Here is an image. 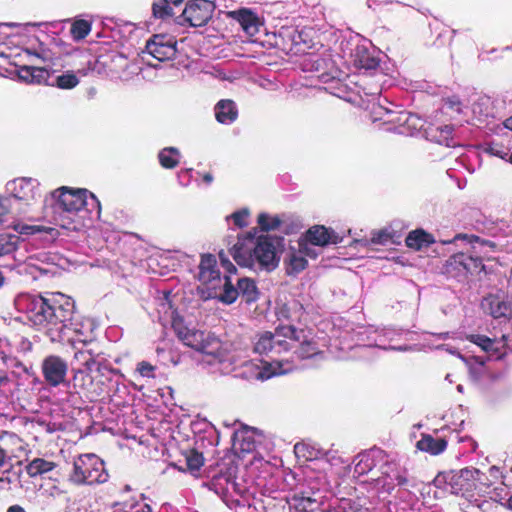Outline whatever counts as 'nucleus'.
<instances>
[{
	"label": "nucleus",
	"instance_id": "f257e3e1",
	"mask_svg": "<svg viewBox=\"0 0 512 512\" xmlns=\"http://www.w3.org/2000/svg\"><path fill=\"white\" fill-rule=\"evenodd\" d=\"M61 299L63 302L58 301L55 296L23 293L15 298L14 304L35 327L43 330L52 342H56L63 338V323L70 320L73 313V303L63 295Z\"/></svg>",
	"mask_w": 512,
	"mask_h": 512
},
{
	"label": "nucleus",
	"instance_id": "f03ea898",
	"mask_svg": "<svg viewBox=\"0 0 512 512\" xmlns=\"http://www.w3.org/2000/svg\"><path fill=\"white\" fill-rule=\"evenodd\" d=\"M88 190L78 189L70 190L67 187H62L52 193V198H56L52 204L51 221L61 228L68 230H77L82 226L83 217L80 213L86 206H95L100 211V203L98 199L89 193V200L87 199Z\"/></svg>",
	"mask_w": 512,
	"mask_h": 512
},
{
	"label": "nucleus",
	"instance_id": "7ed1b4c3",
	"mask_svg": "<svg viewBox=\"0 0 512 512\" xmlns=\"http://www.w3.org/2000/svg\"><path fill=\"white\" fill-rule=\"evenodd\" d=\"M231 254L237 264L245 267H254L258 264L268 270L274 269L278 264L276 247L272 239L267 236L256 238L247 234L239 237L231 249Z\"/></svg>",
	"mask_w": 512,
	"mask_h": 512
},
{
	"label": "nucleus",
	"instance_id": "20e7f679",
	"mask_svg": "<svg viewBox=\"0 0 512 512\" xmlns=\"http://www.w3.org/2000/svg\"><path fill=\"white\" fill-rule=\"evenodd\" d=\"M198 278L203 285L207 286L209 297L218 298L226 304H231L237 299L238 290L235 289L232 278L230 276H224L223 279L220 277L216 259L213 255L202 256Z\"/></svg>",
	"mask_w": 512,
	"mask_h": 512
},
{
	"label": "nucleus",
	"instance_id": "39448f33",
	"mask_svg": "<svg viewBox=\"0 0 512 512\" xmlns=\"http://www.w3.org/2000/svg\"><path fill=\"white\" fill-rule=\"evenodd\" d=\"M172 326L177 337L184 345L219 362L225 360L226 350L223 348L221 341L212 333L187 327L183 325L181 320H174Z\"/></svg>",
	"mask_w": 512,
	"mask_h": 512
},
{
	"label": "nucleus",
	"instance_id": "423d86ee",
	"mask_svg": "<svg viewBox=\"0 0 512 512\" xmlns=\"http://www.w3.org/2000/svg\"><path fill=\"white\" fill-rule=\"evenodd\" d=\"M109 474L102 459L96 454H82L74 459L69 480L76 485L103 484L108 481Z\"/></svg>",
	"mask_w": 512,
	"mask_h": 512
},
{
	"label": "nucleus",
	"instance_id": "0eeeda50",
	"mask_svg": "<svg viewBox=\"0 0 512 512\" xmlns=\"http://www.w3.org/2000/svg\"><path fill=\"white\" fill-rule=\"evenodd\" d=\"M293 326H281L274 332L265 331L255 336L253 351L259 355L274 357L291 350L289 336H293Z\"/></svg>",
	"mask_w": 512,
	"mask_h": 512
},
{
	"label": "nucleus",
	"instance_id": "6e6552de",
	"mask_svg": "<svg viewBox=\"0 0 512 512\" xmlns=\"http://www.w3.org/2000/svg\"><path fill=\"white\" fill-rule=\"evenodd\" d=\"M295 365L289 359H275L271 362L256 364L247 362L243 366L241 375L248 380H267L274 376L283 375L293 371Z\"/></svg>",
	"mask_w": 512,
	"mask_h": 512
},
{
	"label": "nucleus",
	"instance_id": "1a4fd4ad",
	"mask_svg": "<svg viewBox=\"0 0 512 512\" xmlns=\"http://www.w3.org/2000/svg\"><path fill=\"white\" fill-rule=\"evenodd\" d=\"M487 480L485 474L480 470L466 467L452 475L450 486L453 493L466 496L474 491H482V487L488 486Z\"/></svg>",
	"mask_w": 512,
	"mask_h": 512
},
{
	"label": "nucleus",
	"instance_id": "9d476101",
	"mask_svg": "<svg viewBox=\"0 0 512 512\" xmlns=\"http://www.w3.org/2000/svg\"><path fill=\"white\" fill-rule=\"evenodd\" d=\"M215 4L209 0H192L186 3V6L177 23L180 25L188 24L191 27H202L212 18L215 11Z\"/></svg>",
	"mask_w": 512,
	"mask_h": 512
},
{
	"label": "nucleus",
	"instance_id": "9b49d317",
	"mask_svg": "<svg viewBox=\"0 0 512 512\" xmlns=\"http://www.w3.org/2000/svg\"><path fill=\"white\" fill-rule=\"evenodd\" d=\"M41 370L46 383L57 387L65 383L68 365L60 356L49 355L42 361Z\"/></svg>",
	"mask_w": 512,
	"mask_h": 512
},
{
	"label": "nucleus",
	"instance_id": "f8f14e48",
	"mask_svg": "<svg viewBox=\"0 0 512 512\" xmlns=\"http://www.w3.org/2000/svg\"><path fill=\"white\" fill-rule=\"evenodd\" d=\"M145 50L158 61L170 60L176 55V41L169 35L156 34L147 41Z\"/></svg>",
	"mask_w": 512,
	"mask_h": 512
},
{
	"label": "nucleus",
	"instance_id": "ddd939ff",
	"mask_svg": "<svg viewBox=\"0 0 512 512\" xmlns=\"http://www.w3.org/2000/svg\"><path fill=\"white\" fill-rule=\"evenodd\" d=\"M7 190L18 200L30 204L41 197L39 183L33 178H17L7 183Z\"/></svg>",
	"mask_w": 512,
	"mask_h": 512
},
{
	"label": "nucleus",
	"instance_id": "4468645a",
	"mask_svg": "<svg viewBox=\"0 0 512 512\" xmlns=\"http://www.w3.org/2000/svg\"><path fill=\"white\" fill-rule=\"evenodd\" d=\"M63 324L65 325L63 338H59L56 342L67 341L72 345L76 342L85 344L91 337V323L74 317V312L71 315V319L66 320Z\"/></svg>",
	"mask_w": 512,
	"mask_h": 512
},
{
	"label": "nucleus",
	"instance_id": "2eb2a0df",
	"mask_svg": "<svg viewBox=\"0 0 512 512\" xmlns=\"http://www.w3.org/2000/svg\"><path fill=\"white\" fill-rule=\"evenodd\" d=\"M293 336H289V342H291V349H294V353L299 358H310L320 354L319 348L312 337H308L304 331H297L293 327Z\"/></svg>",
	"mask_w": 512,
	"mask_h": 512
},
{
	"label": "nucleus",
	"instance_id": "dca6fc26",
	"mask_svg": "<svg viewBox=\"0 0 512 512\" xmlns=\"http://www.w3.org/2000/svg\"><path fill=\"white\" fill-rule=\"evenodd\" d=\"M230 15L240 24L247 35L254 36L259 32L262 23L253 11L243 8L232 11Z\"/></svg>",
	"mask_w": 512,
	"mask_h": 512
},
{
	"label": "nucleus",
	"instance_id": "f3484780",
	"mask_svg": "<svg viewBox=\"0 0 512 512\" xmlns=\"http://www.w3.org/2000/svg\"><path fill=\"white\" fill-rule=\"evenodd\" d=\"M483 306L494 318L508 317L512 312L511 304L496 295L485 298Z\"/></svg>",
	"mask_w": 512,
	"mask_h": 512
},
{
	"label": "nucleus",
	"instance_id": "a211bd4d",
	"mask_svg": "<svg viewBox=\"0 0 512 512\" xmlns=\"http://www.w3.org/2000/svg\"><path fill=\"white\" fill-rule=\"evenodd\" d=\"M307 240L317 246H325L329 243H336L337 236L324 226H314L307 232Z\"/></svg>",
	"mask_w": 512,
	"mask_h": 512
},
{
	"label": "nucleus",
	"instance_id": "6ab92c4d",
	"mask_svg": "<svg viewBox=\"0 0 512 512\" xmlns=\"http://www.w3.org/2000/svg\"><path fill=\"white\" fill-rule=\"evenodd\" d=\"M37 260H39V258H27L24 262L18 264V273L30 276L33 280H36L41 276L48 275L53 272L49 267H38Z\"/></svg>",
	"mask_w": 512,
	"mask_h": 512
},
{
	"label": "nucleus",
	"instance_id": "aec40b11",
	"mask_svg": "<svg viewBox=\"0 0 512 512\" xmlns=\"http://www.w3.org/2000/svg\"><path fill=\"white\" fill-rule=\"evenodd\" d=\"M215 116L218 122L232 123L237 118V110L233 101L221 100L215 106Z\"/></svg>",
	"mask_w": 512,
	"mask_h": 512
},
{
	"label": "nucleus",
	"instance_id": "412c9836",
	"mask_svg": "<svg viewBox=\"0 0 512 512\" xmlns=\"http://www.w3.org/2000/svg\"><path fill=\"white\" fill-rule=\"evenodd\" d=\"M447 447V442L443 438H433L431 435H422L417 442V448L432 455L442 453Z\"/></svg>",
	"mask_w": 512,
	"mask_h": 512
},
{
	"label": "nucleus",
	"instance_id": "4be33fe9",
	"mask_svg": "<svg viewBox=\"0 0 512 512\" xmlns=\"http://www.w3.org/2000/svg\"><path fill=\"white\" fill-rule=\"evenodd\" d=\"M381 453V451H372L368 453L359 454L355 459V473L358 475H364L371 471L375 466V458L379 456Z\"/></svg>",
	"mask_w": 512,
	"mask_h": 512
},
{
	"label": "nucleus",
	"instance_id": "5701e85b",
	"mask_svg": "<svg viewBox=\"0 0 512 512\" xmlns=\"http://www.w3.org/2000/svg\"><path fill=\"white\" fill-rule=\"evenodd\" d=\"M405 242L408 247L420 250L422 247L433 243L434 239L432 235L426 233L423 230H415L408 234Z\"/></svg>",
	"mask_w": 512,
	"mask_h": 512
},
{
	"label": "nucleus",
	"instance_id": "b1692460",
	"mask_svg": "<svg viewBox=\"0 0 512 512\" xmlns=\"http://www.w3.org/2000/svg\"><path fill=\"white\" fill-rule=\"evenodd\" d=\"M13 229L19 234V235H33L36 233H46L49 234L51 239H54L57 236V231L52 227H45L40 225H27L20 222L13 224Z\"/></svg>",
	"mask_w": 512,
	"mask_h": 512
},
{
	"label": "nucleus",
	"instance_id": "393cba45",
	"mask_svg": "<svg viewBox=\"0 0 512 512\" xmlns=\"http://www.w3.org/2000/svg\"><path fill=\"white\" fill-rule=\"evenodd\" d=\"M467 339L490 355H496L499 352L498 342L485 335L471 334L467 336Z\"/></svg>",
	"mask_w": 512,
	"mask_h": 512
},
{
	"label": "nucleus",
	"instance_id": "a878e982",
	"mask_svg": "<svg viewBox=\"0 0 512 512\" xmlns=\"http://www.w3.org/2000/svg\"><path fill=\"white\" fill-rule=\"evenodd\" d=\"M238 296L241 294L247 302H252L257 299V288L253 280L249 278H238L236 280Z\"/></svg>",
	"mask_w": 512,
	"mask_h": 512
},
{
	"label": "nucleus",
	"instance_id": "bb28decb",
	"mask_svg": "<svg viewBox=\"0 0 512 512\" xmlns=\"http://www.w3.org/2000/svg\"><path fill=\"white\" fill-rule=\"evenodd\" d=\"M54 468L55 463L42 458H35L27 465L26 470L29 476L36 477L52 471Z\"/></svg>",
	"mask_w": 512,
	"mask_h": 512
},
{
	"label": "nucleus",
	"instance_id": "cd10ccee",
	"mask_svg": "<svg viewBox=\"0 0 512 512\" xmlns=\"http://www.w3.org/2000/svg\"><path fill=\"white\" fill-rule=\"evenodd\" d=\"M455 262L459 263L470 273L481 271L484 268L482 260L479 257L466 255L463 253L454 256Z\"/></svg>",
	"mask_w": 512,
	"mask_h": 512
},
{
	"label": "nucleus",
	"instance_id": "c85d7f7f",
	"mask_svg": "<svg viewBox=\"0 0 512 512\" xmlns=\"http://www.w3.org/2000/svg\"><path fill=\"white\" fill-rule=\"evenodd\" d=\"M19 243V236L9 233L0 234V257L16 251Z\"/></svg>",
	"mask_w": 512,
	"mask_h": 512
},
{
	"label": "nucleus",
	"instance_id": "c756f323",
	"mask_svg": "<svg viewBox=\"0 0 512 512\" xmlns=\"http://www.w3.org/2000/svg\"><path fill=\"white\" fill-rule=\"evenodd\" d=\"M179 151L174 147L164 148L159 153V161L164 168H174L179 163Z\"/></svg>",
	"mask_w": 512,
	"mask_h": 512
},
{
	"label": "nucleus",
	"instance_id": "7c9ffc66",
	"mask_svg": "<svg viewBox=\"0 0 512 512\" xmlns=\"http://www.w3.org/2000/svg\"><path fill=\"white\" fill-rule=\"evenodd\" d=\"M286 262L288 274H297L304 270L307 265V260L301 255V253H291Z\"/></svg>",
	"mask_w": 512,
	"mask_h": 512
},
{
	"label": "nucleus",
	"instance_id": "2f4dec72",
	"mask_svg": "<svg viewBox=\"0 0 512 512\" xmlns=\"http://www.w3.org/2000/svg\"><path fill=\"white\" fill-rule=\"evenodd\" d=\"M316 504L317 501L311 497L297 495H295L290 502V506L294 507L299 512H312Z\"/></svg>",
	"mask_w": 512,
	"mask_h": 512
},
{
	"label": "nucleus",
	"instance_id": "473e14b6",
	"mask_svg": "<svg viewBox=\"0 0 512 512\" xmlns=\"http://www.w3.org/2000/svg\"><path fill=\"white\" fill-rule=\"evenodd\" d=\"M79 84V79L73 71H67L55 79V86L60 89H72Z\"/></svg>",
	"mask_w": 512,
	"mask_h": 512
},
{
	"label": "nucleus",
	"instance_id": "72a5a7b5",
	"mask_svg": "<svg viewBox=\"0 0 512 512\" xmlns=\"http://www.w3.org/2000/svg\"><path fill=\"white\" fill-rule=\"evenodd\" d=\"M153 15L156 18L166 19L173 15L168 0H154L152 4Z\"/></svg>",
	"mask_w": 512,
	"mask_h": 512
},
{
	"label": "nucleus",
	"instance_id": "f704fd0d",
	"mask_svg": "<svg viewBox=\"0 0 512 512\" xmlns=\"http://www.w3.org/2000/svg\"><path fill=\"white\" fill-rule=\"evenodd\" d=\"M355 57V63L361 68L374 69L378 65L376 59L366 54L363 48H357Z\"/></svg>",
	"mask_w": 512,
	"mask_h": 512
},
{
	"label": "nucleus",
	"instance_id": "c9c22d12",
	"mask_svg": "<svg viewBox=\"0 0 512 512\" xmlns=\"http://www.w3.org/2000/svg\"><path fill=\"white\" fill-rule=\"evenodd\" d=\"M91 31V24L86 20H77L72 24L71 34L75 40L84 39Z\"/></svg>",
	"mask_w": 512,
	"mask_h": 512
},
{
	"label": "nucleus",
	"instance_id": "e433bc0d",
	"mask_svg": "<svg viewBox=\"0 0 512 512\" xmlns=\"http://www.w3.org/2000/svg\"><path fill=\"white\" fill-rule=\"evenodd\" d=\"M281 221L277 216H270L266 213H261L258 216V224L264 231L274 230L279 227Z\"/></svg>",
	"mask_w": 512,
	"mask_h": 512
},
{
	"label": "nucleus",
	"instance_id": "4c0bfd02",
	"mask_svg": "<svg viewBox=\"0 0 512 512\" xmlns=\"http://www.w3.org/2000/svg\"><path fill=\"white\" fill-rule=\"evenodd\" d=\"M204 463V458L201 453L191 450L186 455V464L189 470L198 471Z\"/></svg>",
	"mask_w": 512,
	"mask_h": 512
},
{
	"label": "nucleus",
	"instance_id": "58836bf2",
	"mask_svg": "<svg viewBox=\"0 0 512 512\" xmlns=\"http://www.w3.org/2000/svg\"><path fill=\"white\" fill-rule=\"evenodd\" d=\"M114 512H151V509L144 503H123L117 505Z\"/></svg>",
	"mask_w": 512,
	"mask_h": 512
},
{
	"label": "nucleus",
	"instance_id": "ea45409f",
	"mask_svg": "<svg viewBox=\"0 0 512 512\" xmlns=\"http://www.w3.org/2000/svg\"><path fill=\"white\" fill-rule=\"evenodd\" d=\"M467 365L470 368V372L475 377V379H478L482 373V369L485 364V360L481 357H471L470 359H465Z\"/></svg>",
	"mask_w": 512,
	"mask_h": 512
},
{
	"label": "nucleus",
	"instance_id": "a19ab883",
	"mask_svg": "<svg viewBox=\"0 0 512 512\" xmlns=\"http://www.w3.org/2000/svg\"><path fill=\"white\" fill-rule=\"evenodd\" d=\"M28 258H39V260H37L38 267H49L52 269L54 265V258L47 252H39L30 255Z\"/></svg>",
	"mask_w": 512,
	"mask_h": 512
},
{
	"label": "nucleus",
	"instance_id": "79ce46f5",
	"mask_svg": "<svg viewBox=\"0 0 512 512\" xmlns=\"http://www.w3.org/2000/svg\"><path fill=\"white\" fill-rule=\"evenodd\" d=\"M249 216V211L247 209H243L240 211H237L230 215L228 218H232L235 225L239 228L247 226V218Z\"/></svg>",
	"mask_w": 512,
	"mask_h": 512
},
{
	"label": "nucleus",
	"instance_id": "37998d69",
	"mask_svg": "<svg viewBox=\"0 0 512 512\" xmlns=\"http://www.w3.org/2000/svg\"><path fill=\"white\" fill-rule=\"evenodd\" d=\"M155 367L146 361H142L137 365V371L142 377L154 378Z\"/></svg>",
	"mask_w": 512,
	"mask_h": 512
},
{
	"label": "nucleus",
	"instance_id": "c03bdc74",
	"mask_svg": "<svg viewBox=\"0 0 512 512\" xmlns=\"http://www.w3.org/2000/svg\"><path fill=\"white\" fill-rule=\"evenodd\" d=\"M9 212V200L7 198H0V225H4L7 222Z\"/></svg>",
	"mask_w": 512,
	"mask_h": 512
},
{
	"label": "nucleus",
	"instance_id": "a18cd8bd",
	"mask_svg": "<svg viewBox=\"0 0 512 512\" xmlns=\"http://www.w3.org/2000/svg\"><path fill=\"white\" fill-rule=\"evenodd\" d=\"M383 474L387 475L391 480H396L398 485H405L407 483V478L404 473L397 471L396 473H392L390 471V465L386 467L383 471Z\"/></svg>",
	"mask_w": 512,
	"mask_h": 512
},
{
	"label": "nucleus",
	"instance_id": "49530a36",
	"mask_svg": "<svg viewBox=\"0 0 512 512\" xmlns=\"http://www.w3.org/2000/svg\"><path fill=\"white\" fill-rule=\"evenodd\" d=\"M437 130L440 131V137L437 138V141L439 143H445L447 146H449V137L450 135L452 134V131H453V127L450 126V125H445V126H441V127H438Z\"/></svg>",
	"mask_w": 512,
	"mask_h": 512
},
{
	"label": "nucleus",
	"instance_id": "de8ad7c7",
	"mask_svg": "<svg viewBox=\"0 0 512 512\" xmlns=\"http://www.w3.org/2000/svg\"><path fill=\"white\" fill-rule=\"evenodd\" d=\"M48 77V72L43 68L33 67L32 82L41 83Z\"/></svg>",
	"mask_w": 512,
	"mask_h": 512
},
{
	"label": "nucleus",
	"instance_id": "09e8293b",
	"mask_svg": "<svg viewBox=\"0 0 512 512\" xmlns=\"http://www.w3.org/2000/svg\"><path fill=\"white\" fill-rule=\"evenodd\" d=\"M371 240L375 244H386L390 240V235L386 231H379L373 234Z\"/></svg>",
	"mask_w": 512,
	"mask_h": 512
},
{
	"label": "nucleus",
	"instance_id": "8fccbe9b",
	"mask_svg": "<svg viewBox=\"0 0 512 512\" xmlns=\"http://www.w3.org/2000/svg\"><path fill=\"white\" fill-rule=\"evenodd\" d=\"M490 103V98L487 96L480 97L478 102H476L473 105V111L476 113L478 108H481V106H487ZM479 113L483 114L484 116H489L491 113L489 111H486L485 113L482 112L481 109H479Z\"/></svg>",
	"mask_w": 512,
	"mask_h": 512
},
{
	"label": "nucleus",
	"instance_id": "3c124183",
	"mask_svg": "<svg viewBox=\"0 0 512 512\" xmlns=\"http://www.w3.org/2000/svg\"><path fill=\"white\" fill-rule=\"evenodd\" d=\"M92 353L88 350H78L74 354V360L83 366Z\"/></svg>",
	"mask_w": 512,
	"mask_h": 512
},
{
	"label": "nucleus",
	"instance_id": "603ef678",
	"mask_svg": "<svg viewBox=\"0 0 512 512\" xmlns=\"http://www.w3.org/2000/svg\"><path fill=\"white\" fill-rule=\"evenodd\" d=\"M33 67H23L19 72V77L27 82H32Z\"/></svg>",
	"mask_w": 512,
	"mask_h": 512
},
{
	"label": "nucleus",
	"instance_id": "864d4df0",
	"mask_svg": "<svg viewBox=\"0 0 512 512\" xmlns=\"http://www.w3.org/2000/svg\"><path fill=\"white\" fill-rule=\"evenodd\" d=\"M83 366L86 368V370H87L88 372H92V371H94V369H95V368H97V369H98V364H97V362H96V360H95V358H94L93 354H91V355L88 357L87 361L83 363Z\"/></svg>",
	"mask_w": 512,
	"mask_h": 512
},
{
	"label": "nucleus",
	"instance_id": "5fc2aeb1",
	"mask_svg": "<svg viewBox=\"0 0 512 512\" xmlns=\"http://www.w3.org/2000/svg\"><path fill=\"white\" fill-rule=\"evenodd\" d=\"M219 256H220L223 266L227 269L228 272H232V271L236 270L235 266L228 259L225 258L223 252H220Z\"/></svg>",
	"mask_w": 512,
	"mask_h": 512
},
{
	"label": "nucleus",
	"instance_id": "6e6d98bb",
	"mask_svg": "<svg viewBox=\"0 0 512 512\" xmlns=\"http://www.w3.org/2000/svg\"><path fill=\"white\" fill-rule=\"evenodd\" d=\"M446 104L451 109H453V110H455L457 112L461 111V109H460V101L457 98H455V97L447 99Z\"/></svg>",
	"mask_w": 512,
	"mask_h": 512
},
{
	"label": "nucleus",
	"instance_id": "4d7b16f0",
	"mask_svg": "<svg viewBox=\"0 0 512 512\" xmlns=\"http://www.w3.org/2000/svg\"><path fill=\"white\" fill-rule=\"evenodd\" d=\"M489 152L492 155L498 156V157H500L502 159L506 158L509 155L508 152H502L497 146H490L489 147Z\"/></svg>",
	"mask_w": 512,
	"mask_h": 512
},
{
	"label": "nucleus",
	"instance_id": "13d9d810",
	"mask_svg": "<svg viewBox=\"0 0 512 512\" xmlns=\"http://www.w3.org/2000/svg\"><path fill=\"white\" fill-rule=\"evenodd\" d=\"M241 449L243 451H251L252 449H254V443L250 441L248 438H244L243 443L241 444Z\"/></svg>",
	"mask_w": 512,
	"mask_h": 512
},
{
	"label": "nucleus",
	"instance_id": "bf43d9fd",
	"mask_svg": "<svg viewBox=\"0 0 512 512\" xmlns=\"http://www.w3.org/2000/svg\"><path fill=\"white\" fill-rule=\"evenodd\" d=\"M7 512H26V511L19 505H13L8 508Z\"/></svg>",
	"mask_w": 512,
	"mask_h": 512
},
{
	"label": "nucleus",
	"instance_id": "052dcab7",
	"mask_svg": "<svg viewBox=\"0 0 512 512\" xmlns=\"http://www.w3.org/2000/svg\"><path fill=\"white\" fill-rule=\"evenodd\" d=\"M6 459V452L0 447V467L4 464Z\"/></svg>",
	"mask_w": 512,
	"mask_h": 512
},
{
	"label": "nucleus",
	"instance_id": "680f3d73",
	"mask_svg": "<svg viewBox=\"0 0 512 512\" xmlns=\"http://www.w3.org/2000/svg\"><path fill=\"white\" fill-rule=\"evenodd\" d=\"M504 127L512 131V116L504 121Z\"/></svg>",
	"mask_w": 512,
	"mask_h": 512
},
{
	"label": "nucleus",
	"instance_id": "e2e57ef3",
	"mask_svg": "<svg viewBox=\"0 0 512 512\" xmlns=\"http://www.w3.org/2000/svg\"><path fill=\"white\" fill-rule=\"evenodd\" d=\"M203 180L207 183V184H210L212 181H213V177L210 173H206L203 175Z\"/></svg>",
	"mask_w": 512,
	"mask_h": 512
},
{
	"label": "nucleus",
	"instance_id": "0e129e2a",
	"mask_svg": "<svg viewBox=\"0 0 512 512\" xmlns=\"http://www.w3.org/2000/svg\"><path fill=\"white\" fill-rule=\"evenodd\" d=\"M169 4L172 3L173 5L177 6L183 2V0H168Z\"/></svg>",
	"mask_w": 512,
	"mask_h": 512
},
{
	"label": "nucleus",
	"instance_id": "69168bd1",
	"mask_svg": "<svg viewBox=\"0 0 512 512\" xmlns=\"http://www.w3.org/2000/svg\"><path fill=\"white\" fill-rule=\"evenodd\" d=\"M507 507L512 510V495L507 500Z\"/></svg>",
	"mask_w": 512,
	"mask_h": 512
},
{
	"label": "nucleus",
	"instance_id": "338daca9",
	"mask_svg": "<svg viewBox=\"0 0 512 512\" xmlns=\"http://www.w3.org/2000/svg\"><path fill=\"white\" fill-rule=\"evenodd\" d=\"M4 281H5V278H4L3 274H2V272L0 271V288L3 286Z\"/></svg>",
	"mask_w": 512,
	"mask_h": 512
},
{
	"label": "nucleus",
	"instance_id": "774afa93",
	"mask_svg": "<svg viewBox=\"0 0 512 512\" xmlns=\"http://www.w3.org/2000/svg\"><path fill=\"white\" fill-rule=\"evenodd\" d=\"M509 160H510V162L512 163V153H511V154H510V156H509Z\"/></svg>",
	"mask_w": 512,
	"mask_h": 512
}]
</instances>
